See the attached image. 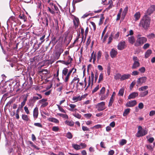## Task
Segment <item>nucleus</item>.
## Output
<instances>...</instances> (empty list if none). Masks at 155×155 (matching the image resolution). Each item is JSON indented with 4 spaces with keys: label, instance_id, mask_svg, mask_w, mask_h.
I'll use <instances>...</instances> for the list:
<instances>
[{
    "label": "nucleus",
    "instance_id": "1",
    "mask_svg": "<svg viewBox=\"0 0 155 155\" xmlns=\"http://www.w3.org/2000/svg\"><path fill=\"white\" fill-rule=\"evenodd\" d=\"M150 18L147 15H145L140 20L139 25L145 29H147L150 26Z\"/></svg>",
    "mask_w": 155,
    "mask_h": 155
},
{
    "label": "nucleus",
    "instance_id": "2",
    "mask_svg": "<svg viewBox=\"0 0 155 155\" xmlns=\"http://www.w3.org/2000/svg\"><path fill=\"white\" fill-rule=\"evenodd\" d=\"M147 40V38L145 37L137 38L136 42L134 43V46L136 47L141 46L146 42Z\"/></svg>",
    "mask_w": 155,
    "mask_h": 155
},
{
    "label": "nucleus",
    "instance_id": "3",
    "mask_svg": "<svg viewBox=\"0 0 155 155\" xmlns=\"http://www.w3.org/2000/svg\"><path fill=\"white\" fill-rule=\"evenodd\" d=\"M138 130L136 134V136L138 137L143 136L146 135L147 133V130L143 129L142 127L139 126L138 127Z\"/></svg>",
    "mask_w": 155,
    "mask_h": 155
},
{
    "label": "nucleus",
    "instance_id": "4",
    "mask_svg": "<svg viewBox=\"0 0 155 155\" xmlns=\"http://www.w3.org/2000/svg\"><path fill=\"white\" fill-rule=\"evenodd\" d=\"M96 108L98 110L101 111L105 109V103L104 102H102L97 104L96 106Z\"/></svg>",
    "mask_w": 155,
    "mask_h": 155
},
{
    "label": "nucleus",
    "instance_id": "5",
    "mask_svg": "<svg viewBox=\"0 0 155 155\" xmlns=\"http://www.w3.org/2000/svg\"><path fill=\"white\" fill-rule=\"evenodd\" d=\"M155 10V5H151L147 10V12L145 15H150Z\"/></svg>",
    "mask_w": 155,
    "mask_h": 155
},
{
    "label": "nucleus",
    "instance_id": "6",
    "mask_svg": "<svg viewBox=\"0 0 155 155\" xmlns=\"http://www.w3.org/2000/svg\"><path fill=\"white\" fill-rule=\"evenodd\" d=\"M91 75L92 82H91V83L90 76H89V78H88V85L87 86L86 88H85V90H87L88 88V87H89L90 86L91 84V87H92V85L93 84V81L94 79V74L92 72H91Z\"/></svg>",
    "mask_w": 155,
    "mask_h": 155
},
{
    "label": "nucleus",
    "instance_id": "7",
    "mask_svg": "<svg viewBox=\"0 0 155 155\" xmlns=\"http://www.w3.org/2000/svg\"><path fill=\"white\" fill-rule=\"evenodd\" d=\"M147 77H143L139 78L137 81V84L138 85H141L143 83L146 82L147 80Z\"/></svg>",
    "mask_w": 155,
    "mask_h": 155
},
{
    "label": "nucleus",
    "instance_id": "8",
    "mask_svg": "<svg viewBox=\"0 0 155 155\" xmlns=\"http://www.w3.org/2000/svg\"><path fill=\"white\" fill-rule=\"evenodd\" d=\"M47 101V99H42L39 101V103L41 104V107H44L48 105V103L46 102Z\"/></svg>",
    "mask_w": 155,
    "mask_h": 155
},
{
    "label": "nucleus",
    "instance_id": "9",
    "mask_svg": "<svg viewBox=\"0 0 155 155\" xmlns=\"http://www.w3.org/2000/svg\"><path fill=\"white\" fill-rule=\"evenodd\" d=\"M125 41H121L119 43L117 46V48L119 50H122L125 48Z\"/></svg>",
    "mask_w": 155,
    "mask_h": 155
},
{
    "label": "nucleus",
    "instance_id": "10",
    "mask_svg": "<svg viewBox=\"0 0 155 155\" xmlns=\"http://www.w3.org/2000/svg\"><path fill=\"white\" fill-rule=\"evenodd\" d=\"M137 104V101L136 100L129 101L126 104V106L127 107H133Z\"/></svg>",
    "mask_w": 155,
    "mask_h": 155
},
{
    "label": "nucleus",
    "instance_id": "11",
    "mask_svg": "<svg viewBox=\"0 0 155 155\" xmlns=\"http://www.w3.org/2000/svg\"><path fill=\"white\" fill-rule=\"evenodd\" d=\"M117 52L116 50L114 48H113L111 50L110 52V57L113 58L116 57L117 54Z\"/></svg>",
    "mask_w": 155,
    "mask_h": 155
},
{
    "label": "nucleus",
    "instance_id": "12",
    "mask_svg": "<svg viewBox=\"0 0 155 155\" xmlns=\"http://www.w3.org/2000/svg\"><path fill=\"white\" fill-rule=\"evenodd\" d=\"M80 81V79L79 78L77 77V76L76 77H75L72 80V81L70 83V85L72 84L75 81H77L76 85V88L78 89V83H79V82Z\"/></svg>",
    "mask_w": 155,
    "mask_h": 155
},
{
    "label": "nucleus",
    "instance_id": "13",
    "mask_svg": "<svg viewBox=\"0 0 155 155\" xmlns=\"http://www.w3.org/2000/svg\"><path fill=\"white\" fill-rule=\"evenodd\" d=\"M105 87H103L101 90L100 91L99 93V95L101 96L100 100H102V97H103L104 96V93L105 92Z\"/></svg>",
    "mask_w": 155,
    "mask_h": 155
},
{
    "label": "nucleus",
    "instance_id": "14",
    "mask_svg": "<svg viewBox=\"0 0 155 155\" xmlns=\"http://www.w3.org/2000/svg\"><path fill=\"white\" fill-rule=\"evenodd\" d=\"M138 94L137 92H134L130 94L128 97V99H133L138 96Z\"/></svg>",
    "mask_w": 155,
    "mask_h": 155
},
{
    "label": "nucleus",
    "instance_id": "15",
    "mask_svg": "<svg viewBox=\"0 0 155 155\" xmlns=\"http://www.w3.org/2000/svg\"><path fill=\"white\" fill-rule=\"evenodd\" d=\"M38 108L37 107H36L34 109L33 111V115L34 118L36 119L38 117Z\"/></svg>",
    "mask_w": 155,
    "mask_h": 155
},
{
    "label": "nucleus",
    "instance_id": "16",
    "mask_svg": "<svg viewBox=\"0 0 155 155\" xmlns=\"http://www.w3.org/2000/svg\"><path fill=\"white\" fill-rule=\"evenodd\" d=\"M128 41L129 43L132 45L135 43V39L134 36H128Z\"/></svg>",
    "mask_w": 155,
    "mask_h": 155
},
{
    "label": "nucleus",
    "instance_id": "17",
    "mask_svg": "<svg viewBox=\"0 0 155 155\" xmlns=\"http://www.w3.org/2000/svg\"><path fill=\"white\" fill-rule=\"evenodd\" d=\"M140 65V63L139 62H134L132 68L133 69H135L137 68Z\"/></svg>",
    "mask_w": 155,
    "mask_h": 155
},
{
    "label": "nucleus",
    "instance_id": "18",
    "mask_svg": "<svg viewBox=\"0 0 155 155\" xmlns=\"http://www.w3.org/2000/svg\"><path fill=\"white\" fill-rule=\"evenodd\" d=\"M130 75L129 74H124L121 76V78H120V80L121 81L124 80L128 79L130 77Z\"/></svg>",
    "mask_w": 155,
    "mask_h": 155
},
{
    "label": "nucleus",
    "instance_id": "19",
    "mask_svg": "<svg viewBox=\"0 0 155 155\" xmlns=\"http://www.w3.org/2000/svg\"><path fill=\"white\" fill-rule=\"evenodd\" d=\"M65 124L70 126H73L74 124V122L72 120L69 121L68 120H66L65 121Z\"/></svg>",
    "mask_w": 155,
    "mask_h": 155
},
{
    "label": "nucleus",
    "instance_id": "20",
    "mask_svg": "<svg viewBox=\"0 0 155 155\" xmlns=\"http://www.w3.org/2000/svg\"><path fill=\"white\" fill-rule=\"evenodd\" d=\"M48 120L50 121L53 122L56 124L58 123L59 122V121L58 119L53 117L49 118L48 119Z\"/></svg>",
    "mask_w": 155,
    "mask_h": 155
},
{
    "label": "nucleus",
    "instance_id": "21",
    "mask_svg": "<svg viewBox=\"0 0 155 155\" xmlns=\"http://www.w3.org/2000/svg\"><path fill=\"white\" fill-rule=\"evenodd\" d=\"M152 53V51L150 49L148 50L146 52L145 55V58H146L149 57Z\"/></svg>",
    "mask_w": 155,
    "mask_h": 155
},
{
    "label": "nucleus",
    "instance_id": "22",
    "mask_svg": "<svg viewBox=\"0 0 155 155\" xmlns=\"http://www.w3.org/2000/svg\"><path fill=\"white\" fill-rule=\"evenodd\" d=\"M140 17V14L139 12H136L134 15V17L135 18V20H138Z\"/></svg>",
    "mask_w": 155,
    "mask_h": 155
},
{
    "label": "nucleus",
    "instance_id": "23",
    "mask_svg": "<svg viewBox=\"0 0 155 155\" xmlns=\"http://www.w3.org/2000/svg\"><path fill=\"white\" fill-rule=\"evenodd\" d=\"M72 147L74 149L76 150H78L81 149L80 145L75 143L72 144Z\"/></svg>",
    "mask_w": 155,
    "mask_h": 155
},
{
    "label": "nucleus",
    "instance_id": "24",
    "mask_svg": "<svg viewBox=\"0 0 155 155\" xmlns=\"http://www.w3.org/2000/svg\"><path fill=\"white\" fill-rule=\"evenodd\" d=\"M148 93V91H145L141 92L140 93L139 96L140 97H143L147 95Z\"/></svg>",
    "mask_w": 155,
    "mask_h": 155
},
{
    "label": "nucleus",
    "instance_id": "25",
    "mask_svg": "<svg viewBox=\"0 0 155 155\" xmlns=\"http://www.w3.org/2000/svg\"><path fill=\"white\" fill-rule=\"evenodd\" d=\"M128 10V7H126L124 10L122 14V16L124 18L126 15Z\"/></svg>",
    "mask_w": 155,
    "mask_h": 155
},
{
    "label": "nucleus",
    "instance_id": "26",
    "mask_svg": "<svg viewBox=\"0 0 155 155\" xmlns=\"http://www.w3.org/2000/svg\"><path fill=\"white\" fill-rule=\"evenodd\" d=\"M36 102L32 98L30 99L28 103V105L31 107H33Z\"/></svg>",
    "mask_w": 155,
    "mask_h": 155
},
{
    "label": "nucleus",
    "instance_id": "27",
    "mask_svg": "<svg viewBox=\"0 0 155 155\" xmlns=\"http://www.w3.org/2000/svg\"><path fill=\"white\" fill-rule=\"evenodd\" d=\"M108 4H109L108 6L106 9V10L108 11L113 6V2L112 0H110L109 1Z\"/></svg>",
    "mask_w": 155,
    "mask_h": 155
},
{
    "label": "nucleus",
    "instance_id": "28",
    "mask_svg": "<svg viewBox=\"0 0 155 155\" xmlns=\"http://www.w3.org/2000/svg\"><path fill=\"white\" fill-rule=\"evenodd\" d=\"M75 117L80 119L81 117V115L77 112H74L72 114Z\"/></svg>",
    "mask_w": 155,
    "mask_h": 155
},
{
    "label": "nucleus",
    "instance_id": "29",
    "mask_svg": "<svg viewBox=\"0 0 155 155\" xmlns=\"http://www.w3.org/2000/svg\"><path fill=\"white\" fill-rule=\"evenodd\" d=\"M57 114L59 116L65 119H68V116L66 114H64L61 113H57Z\"/></svg>",
    "mask_w": 155,
    "mask_h": 155
},
{
    "label": "nucleus",
    "instance_id": "30",
    "mask_svg": "<svg viewBox=\"0 0 155 155\" xmlns=\"http://www.w3.org/2000/svg\"><path fill=\"white\" fill-rule=\"evenodd\" d=\"M72 100L74 101V102H76L78 101H81V98H80V96H74L72 98Z\"/></svg>",
    "mask_w": 155,
    "mask_h": 155
},
{
    "label": "nucleus",
    "instance_id": "31",
    "mask_svg": "<svg viewBox=\"0 0 155 155\" xmlns=\"http://www.w3.org/2000/svg\"><path fill=\"white\" fill-rule=\"evenodd\" d=\"M69 106L70 107V108L68 109V110L71 111H73V109L76 106V105L72 104H69Z\"/></svg>",
    "mask_w": 155,
    "mask_h": 155
},
{
    "label": "nucleus",
    "instance_id": "32",
    "mask_svg": "<svg viewBox=\"0 0 155 155\" xmlns=\"http://www.w3.org/2000/svg\"><path fill=\"white\" fill-rule=\"evenodd\" d=\"M22 119L25 121H28L29 120L28 116L26 115L23 114L22 115Z\"/></svg>",
    "mask_w": 155,
    "mask_h": 155
},
{
    "label": "nucleus",
    "instance_id": "33",
    "mask_svg": "<svg viewBox=\"0 0 155 155\" xmlns=\"http://www.w3.org/2000/svg\"><path fill=\"white\" fill-rule=\"evenodd\" d=\"M68 69L67 68H64L62 70V74L63 75L66 76L67 74Z\"/></svg>",
    "mask_w": 155,
    "mask_h": 155
},
{
    "label": "nucleus",
    "instance_id": "34",
    "mask_svg": "<svg viewBox=\"0 0 155 155\" xmlns=\"http://www.w3.org/2000/svg\"><path fill=\"white\" fill-rule=\"evenodd\" d=\"M73 22L75 28H77L78 27L79 22V20L78 19H75L74 20Z\"/></svg>",
    "mask_w": 155,
    "mask_h": 155
},
{
    "label": "nucleus",
    "instance_id": "35",
    "mask_svg": "<svg viewBox=\"0 0 155 155\" xmlns=\"http://www.w3.org/2000/svg\"><path fill=\"white\" fill-rule=\"evenodd\" d=\"M61 54V53L60 52H56L55 53V59L57 60L60 57V56Z\"/></svg>",
    "mask_w": 155,
    "mask_h": 155
},
{
    "label": "nucleus",
    "instance_id": "36",
    "mask_svg": "<svg viewBox=\"0 0 155 155\" xmlns=\"http://www.w3.org/2000/svg\"><path fill=\"white\" fill-rule=\"evenodd\" d=\"M148 88V87L147 86H142L140 88H139L138 89L139 91H145Z\"/></svg>",
    "mask_w": 155,
    "mask_h": 155
},
{
    "label": "nucleus",
    "instance_id": "37",
    "mask_svg": "<svg viewBox=\"0 0 155 155\" xmlns=\"http://www.w3.org/2000/svg\"><path fill=\"white\" fill-rule=\"evenodd\" d=\"M57 106L58 109L60 110V111L62 113H66V111L64 110L62 107L60 106V105L57 104Z\"/></svg>",
    "mask_w": 155,
    "mask_h": 155
},
{
    "label": "nucleus",
    "instance_id": "38",
    "mask_svg": "<svg viewBox=\"0 0 155 155\" xmlns=\"http://www.w3.org/2000/svg\"><path fill=\"white\" fill-rule=\"evenodd\" d=\"M130 108H127L126 109L123 114V115L124 116H126L128 115V114L130 112Z\"/></svg>",
    "mask_w": 155,
    "mask_h": 155
},
{
    "label": "nucleus",
    "instance_id": "39",
    "mask_svg": "<svg viewBox=\"0 0 155 155\" xmlns=\"http://www.w3.org/2000/svg\"><path fill=\"white\" fill-rule=\"evenodd\" d=\"M124 88H121L119 90L118 93V95L119 96H123L124 92Z\"/></svg>",
    "mask_w": 155,
    "mask_h": 155
},
{
    "label": "nucleus",
    "instance_id": "40",
    "mask_svg": "<svg viewBox=\"0 0 155 155\" xmlns=\"http://www.w3.org/2000/svg\"><path fill=\"white\" fill-rule=\"evenodd\" d=\"M121 77V75L119 73L116 74L114 76V79L116 80H118L120 79Z\"/></svg>",
    "mask_w": 155,
    "mask_h": 155
},
{
    "label": "nucleus",
    "instance_id": "41",
    "mask_svg": "<svg viewBox=\"0 0 155 155\" xmlns=\"http://www.w3.org/2000/svg\"><path fill=\"white\" fill-rule=\"evenodd\" d=\"M19 18L23 20L24 21H26V17L23 14H22V15L21 14V15H19Z\"/></svg>",
    "mask_w": 155,
    "mask_h": 155
},
{
    "label": "nucleus",
    "instance_id": "42",
    "mask_svg": "<svg viewBox=\"0 0 155 155\" xmlns=\"http://www.w3.org/2000/svg\"><path fill=\"white\" fill-rule=\"evenodd\" d=\"M109 89H107V91L106 94L104 95V96L102 97V100H105L109 95Z\"/></svg>",
    "mask_w": 155,
    "mask_h": 155
},
{
    "label": "nucleus",
    "instance_id": "43",
    "mask_svg": "<svg viewBox=\"0 0 155 155\" xmlns=\"http://www.w3.org/2000/svg\"><path fill=\"white\" fill-rule=\"evenodd\" d=\"M147 36L149 39H151L154 38L155 35L154 34L152 33L147 35Z\"/></svg>",
    "mask_w": 155,
    "mask_h": 155
},
{
    "label": "nucleus",
    "instance_id": "44",
    "mask_svg": "<svg viewBox=\"0 0 155 155\" xmlns=\"http://www.w3.org/2000/svg\"><path fill=\"white\" fill-rule=\"evenodd\" d=\"M66 137L68 138L69 139H71L73 137V136L71 133L70 132H68L67 134Z\"/></svg>",
    "mask_w": 155,
    "mask_h": 155
},
{
    "label": "nucleus",
    "instance_id": "45",
    "mask_svg": "<svg viewBox=\"0 0 155 155\" xmlns=\"http://www.w3.org/2000/svg\"><path fill=\"white\" fill-rule=\"evenodd\" d=\"M101 51H98L97 54V60H99L101 58Z\"/></svg>",
    "mask_w": 155,
    "mask_h": 155
},
{
    "label": "nucleus",
    "instance_id": "46",
    "mask_svg": "<svg viewBox=\"0 0 155 155\" xmlns=\"http://www.w3.org/2000/svg\"><path fill=\"white\" fill-rule=\"evenodd\" d=\"M103 80V74L102 73L100 74L98 79V82L99 83Z\"/></svg>",
    "mask_w": 155,
    "mask_h": 155
},
{
    "label": "nucleus",
    "instance_id": "47",
    "mask_svg": "<svg viewBox=\"0 0 155 155\" xmlns=\"http://www.w3.org/2000/svg\"><path fill=\"white\" fill-rule=\"evenodd\" d=\"M147 148L150 150L152 151L153 150V147L150 144H147L146 145Z\"/></svg>",
    "mask_w": 155,
    "mask_h": 155
},
{
    "label": "nucleus",
    "instance_id": "48",
    "mask_svg": "<svg viewBox=\"0 0 155 155\" xmlns=\"http://www.w3.org/2000/svg\"><path fill=\"white\" fill-rule=\"evenodd\" d=\"M127 141L125 140L122 139L120 142V145L122 146L126 143Z\"/></svg>",
    "mask_w": 155,
    "mask_h": 155
},
{
    "label": "nucleus",
    "instance_id": "49",
    "mask_svg": "<svg viewBox=\"0 0 155 155\" xmlns=\"http://www.w3.org/2000/svg\"><path fill=\"white\" fill-rule=\"evenodd\" d=\"M27 97H26L24 99L23 102H22L21 103V107H23L24 106V105L25 104L26 101H27Z\"/></svg>",
    "mask_w": 155,
    "mask_h": 155
},
{
    "label": "nucleus",
    "instance_id": "50",
    "mask_svg": "<svg viewBox=\"0 0 155 155\" xmlns=\"http://www.w3.org/2000/svg\"><path fill=\"white\" fill-rule=\"evenodd\" d=\"M90 38H91L90 36H89L88 37V38H87V41L86 43V45L87 46H88L91 43V40Z\"/></svg>",
    "mask_w": 155,
    "mask_h": 155
},
{
    "label": "nucleus",
    "instance_id": "51",
    "mask_svg": "<svg viewBox=\"0 0 155 155\" xmlns=\"http://www.w3.org/2000/svg\"><path fill=\"white\" fill-rule=\"evenodd\" d=\"M65 76L66 77L64 79V81L65 82L67 83L68 81L70 75L68 74H67Z\"/></svg>",
    "mask_w": 155,
    "mask_h": 155
},
{
    "label": "nucleus",
    "instance_id": "52",
    "mask_svg": "<svg viewBox=\"0 0 155 155\" xmlns=\"http://www.w3.org/2000/svg\"><path fill=\"white\" fill-rule=\"evenodd\" d=\"M34 125L38 127L41 128L42 127V125L41 123H35L34 124Z\"/></svg>",
    "mask_w": 155,
    "mask_h": 155
},
{
    "label": "nucleus",
    "instance_id": "53",
    "mask_svg": "<svg viewBox=\"0 0 155 155\" xmlns=\"http://www.w3.org/2000/svg\"><path fill=\"white\" fill-rule=\"evenodd\" d=\"M99 88V85H97V86L93 90L92 92L93 93H94L97 91Z\"/></svg>",
    "mask_w": 155,
    "mask_h": 155
},
{
    "label": "nucleus",
    "instance_id": "54",
    "mask_svg": "<svg viewBox=\"0 0 155 155\" xmlns=\"http://www.w3.org/2000/svg\"><path fill=\"white\" fill-rule=\"evenodd\" d=\"M84 116L87 118H89L92 116V114L90 113L85 114L84 115Z\"/></svg>",
    "mask_w": 155,
    "mask_h": 155
},
{
    "label": "nucleus",
    "instance_id": "55",
    "mask_svg": "<svg viewBox=\"0 0 155 155\" xmlns=\"http://www.w3.org/2000/svg\"><path fill=\"white\" fill-rule=\"evenodd\" d=\"M72 60V59L71 58L70 56H69L68 57V60L67 61V63L68 65L71 63V61Z\"/></svg>",
    "mask_w": 155,
    "mask_h": 155
},
{
    "label": "nucleus",
    "instance_id": "56",
    "mask_svg": "<svg viewBox=\"0 0 155 155\" xmlns=\"http://www.w3.org/2000/svg\"><path fill=\"white\" fill-rule=\"evenodd\" d=\"M139 71L142 73H143L145 71V69L144 67H142L139 69Z\"/></svg>",
    "mask_w": 155,
    "mask_h": 155
},
{
    "label": "nucleus",
    "instance_id": "57",
    "mask_svg": "<svg viewBox=\"0 0 155 155\" xmlns=\"http://www.w3.org/2000/svg\"><path fill=\"white\" fill-rule=\"evenodd\" d=\"M59 129V128L57 126H54L53 127L52 130L53 131L55 132H57L58 131Z\"/></svg>",
    "mask_w": 155,
    "mask_h": 155
},
{
    "label": "nucleus",
    "instance_id": "58",
    "mask_svg": "<svg viewBox=\"0 0 155 155\" xmlns=\"http://www.w3.org/2000/svg\"><path fill=\"white\" fill-rule=\"evenodd\" d=\"M43 23L45 24L46 25L45 26H48V19L47 18H45L44 21L43 22Z\"/></svg>",
    "mask_w": 155,
    "mask_h": 155
},
{
    "label": "nucleus",
    "instance_id": "59",
    "mask_svg": "<svg viewBox=\"0 0 155 155\" xmlns=\"http://www.w3.org/2000/svg\"><path fill=\"white\" fill-rule=\"evenodd\" d=\"M150 46V45L149 43H146L143 46V48L144 49H146L148 48Z\"/></svg>",
    "mask_w": 155,
    "mask_h": 155
},
{
    "label": "nucleus",
    "instance_id": "60",
    "mask_svg": "<svg viewBox=\"0 0 155 155\" xmlns=\"http://www.w3.org/2000/svg\"><path fill=\"white\" fill-rule=\"evenodd\" d=\"M81 147V149H84L87 147V145L85 143H81L80 145Z\"/></svg>",
    "mask_w": 155,
    "mask_h": 155
},
{
    "label": "nucleus",
    "instance_id": "61",
    "mask_svg": "<svg viewBox=\"0 0 155 155\" xmlns=\"http://www.w3.org/2000/svg\"><path fill=\"white\" fill-rule=\"evenodd\" d=\"M24 109L26 113L27 114H29V111L27 107L26 106L24 107Z\"/></svg>",
    "mask_w": 155,
    "mask_h": 155
},
{
    "label": "nucleus",
    "instance_id": "62",
    "mask_svg": "<svg viewBox=\"0 0 155 155\" xmlns=\"http://www.w3.org/2000/svg\"><path fill=\"white\" fill-rule=\"evenodd\" d=\"M139 74V72L137 71H134L132 72V75L134 76H136L138 75Z\"/></svg>",
    "mask_w": 155,
    "mask_h": 155
},
{
    "label": "nucleus",
    "instance_id": "63",
    "mask_svg": "<svg viewBox=\"0 0 155 155\" xmlns=\"http://www.w3.org/2000/svg\"><path fill=\"white\" fill-rule=\"evenodd\" d=\"M119 35L120 32H118L116 34H115L114 36V38L115 39H118L119 36Z\"/></svg>",
    "mask_w": 155,
    "mask_h": 155
},
{
    "label": "nucleus",
    "instance_id": "64",
    "mask_svg": "<svg viewBox=\"0 0 155 155\" xmlns=\"http://www.w3.org/2000/svg\"><path fill=\"white\" fill-rule=\"evenodd\" d=\"M155 114V110H152L150 112L149 115L150 116H152Z\"/></svg>",
    "mask_w": 155,
    "mask_h": 155
}]
</instances>
